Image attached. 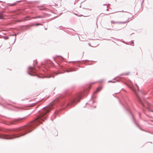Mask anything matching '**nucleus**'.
I'll return each instance as SVG.
<instances>
[{
	"label": "nucleus",
	"mask_w": 153,
	"mask_h": 153,
	"mask_svg": "<svg viewBox=\"0 0 153 153\" xmlns=\"http://www.w3.org/2000/svg\"><path fill=\"white\" fill-rule=\"evenodd\" d=\"M42 117H39V118H37L36 119L31 122L29 124L27 128V131L25 134H27L28 133L30 132L33 129L35 126L37 125V122L39 121L40 120H42ZM23 134V135H24Z\"/></svg>",
	"instance_id": "obj_1"
},
{
	"label": "nucleus",
	"mask_w": 153,
	"mask_h": 153,
	"mask_svg": "<svg viewBox=\"0 0 153 153\" xmlns=\"http://www.w3.org/2000/svg\"><path fill=\"white\" fill-rule=\"evenodd\" d=\"M82 94L81 93H79L77 96L76 98L73 99L70 101V102L67 105H70L71 106H73L75 105L77 102H79L80 99L82 98Z\"/></svg>",
	"instance_id": "obj_2"
},
{
	"label": "nucleus",
	"mask_w": 153,
	"mask_h": 153,
	"mask_svg": "<svg viewBox=\"0 0 153 153\" xmlns=\"http://www.w3.org/2000/svg\"><path fill=\"white\" fill-rule=\"evenodd\" d=\"M53 102H52L49 105V106L45 109V112L43 113L42 116V117L45 115L47 113L49 112L51 110H52L53 108L52 107L53 105Z\"/></svg>",
	"instance_id": "obj_3"
},
{
	"label": "nucleus",
	"mask_w": 153,
	"mask_h": 153,
	"mask_svg": "<svg viewBox=\"0 0 153 153\" xmlns=\"http://www.w3.org/2000/svg\"><path fill=\"white\" fill-rule=\"evenodd\" d=\"M101 89H102V88L100 87H99L97 89L96 91L94 93H95L98 92L100 91Z\"/></svg>",
	"instance_id": "obj_4"
},
{
	"label": "nucleus",
	"mask_w": 153,
	"mask_h": 153,
	"mask_svg": "<svg viewBox=\"0 0 153 153\" xmlns=\"http://www.w3.org/2000/svg\"><path fill=\"white\" fill-rule=\"evenodd\" d=\"M43 18V17L42 16H37L36 17H33V19L38 18Z\"/></svg>",
	"instance_id": "obj_5"
},
{
	"label": "nucleus",
	"mask_w": 153,
	"mask_h": 153,
	"mask_svg": "<svg viewBox=\"0 0 153 153\" xmlns=\"http://www.w3.org/2000/svg\"><path fill=\"white\" fill-rule=\"evenodd\" d=\"M16 3H9V5L11 6H13V5H15L16 4Z\"/></svg>",
	"instance_id": "obj_6"
},
{
	"label": "nucleus",
	"mask_w": 153,
	"mask_h": 153,
	"mask_svg": "<svg viewBox=\"0 0 153 153\" xmlns=\"http://www.w3.org/2000/svg\"><path fill=\"white\" fill-rule=\"evenodd\" d=\"M3 18V17L1 15H0V19H2Z\"/></svg>",
	"instance_id": "obj_7"
},
{
	"label": "nucleus",
	"mask_w": 153,
	"mask_h": 153,
	"mask_svg": "<svg viewBox=\"0 0 153 153\" xmlns=\"http://www.w3.org/2000/svg\"><path fill=\"white\" fill-rule=\"evenodd\" d=\"M21 119H18L16 120V121L17 122H18Z\"/></svg>",
	"instance_id": "obj_8"
},
{
	"label": "nucleus",
	"mask_w": 153,
	"mask_h": 153,
	"mask_svg": "<svg viewBox=\"0 0 153 153\" xmlns=\"http://www.w3.org/2000/svg\"><path fill=\"white\" fill-rule=\"evenodd\" d=\"M41 25V24H39V23H38V24H36V26H38V25Z\"/></svg>",
	"instance_id": "obj_9"
},
{
	"label": "nucleus",
	"mask_w": 153,
	"mask_h": 153,
	"mask_svg": "<svg viewBox=\"0 0 153 153\" xmlns=\"http://www.w3.org/2000/svg\"><path fill=\"white\" fill-rule=\"evenodd\" d=\"M28 18V17H27L25 18L26 19H25V20H28V19H27V18Z\"/></svg>",
	"instance_id": "obj_10"
},
{
	"label": "nucleus",
	"mask_w": 153,
	"mask_h": 153,
	"mask_svg": "<svg viewBox=\"0 0 153 153\" xmlns=\"http://www.w3.org/2000/svg\"><path fill=\"white\" fill-rule=\"evenodd\" d=\"M136 87L137 88V89H138V86L137 85H136Z\"/></svg>",
	"instance_id": "obj_11"
},
{
	"label": "nucleus",
	"mask_w": 153,
	"mask_h": 153,
	"mask_svg": "<svg viewBox=\"0 0 153 153\" xmlns=\"http://www.w3.org/2000/svg\"><path fill=\"white\" fill-rule=\"evenodd\" d=\"M132 89L133 90H134V88H133V87H132Z\"/></svg>",
	"instance_id": "obj_12"
},
{
	"label": "nucleus",
	"mask_w": 153,
	"mask_h": 153,
	"mask_svg": "<svg viewBox=\"0 0 153 153\" xmlns=\"http://www.w3.org/2000/svg\"><path fill=\"white\" fill-rule=\"evenodd\" d=\"M0 2H2V1H0Z\"/></svg>",
	"instance_id": "obj_13"
}]
</instances>
